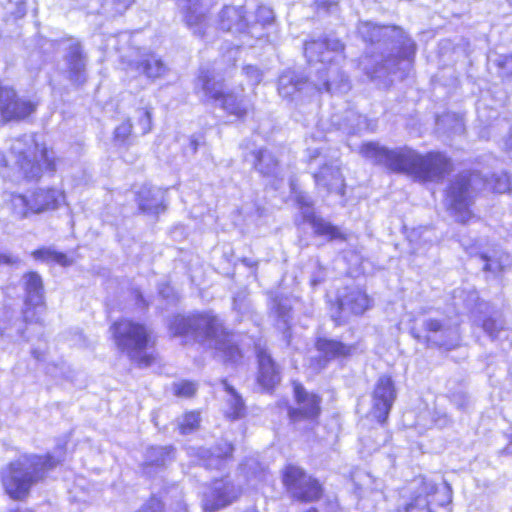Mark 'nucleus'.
<instances>
[{
    "label": "nucleus",
    "mask_w": 512,
    "mask_h": 512,
    "mask_svg": "<svg viewBox=\"0 0 512 512\" xmlns=\"http://www.w3.org/2000/svg\"><path fill=\"white\" fill-rule=\"evenodd\" d=\"M360 153L375 164L421 182L441 178L449 166L447 158L441 153L430 152L422 155L409 147L388 149L378 143L368 142L362 145Z\"/></svg>",
    "instance_id": "nucleus-1"
},
{
    "label": "nucleus",
    "mask_w": 512,
    "mask_h": 512,
    "mask_svg": "<svg viewBox=\"0 0 512 512\" xmlns=\"http://www.w3.org/2000/svg\"><path fill=\"white\" fill-rule=\"evenodd\" d=\"M173 336L192 335L214 348L225 362L237 363L242 357L241 351L233 341V335L223 328L221 320L209 313L191 316H174L169 323Z\"/></svg>",
    "instance_id": "nucleus-2"
},
{
    "label": "nucleus",
    "mask_w": 512,
    "mask_h": 512,
    "mask_svg": "<svg viewBox=\"0 0 512 512\" xmlns=\"http://www.w3.org/2000/svg\"><path fill=\"white\" fill-rule=\"evenodd\" d=\"M343 45L338 39H321L305 44L304 51L309 63H319L318 80L313 87L318 92L345 93L350 89L348 78L339 64L344 59Z\"/></svg>",
    "instance_id": "nucleus-3"
},
{
    "label": "nucleus",
    "mask_w": 512,
    "mask_h": 512,
    "mask_svg": "<svg viewBox=\"0 0 512 512\" xmlns=\"http://www.w3.org/2000/svg\"><path fill=\"white\" fill-rule=\"evenodd\" d=\"M482 189L497 193L511 192L512 181L505 172L493 174L489 180L476 172L458 176L449 186L445 197V204L457 221L466 223L473 217L470 206L474 194Z\"/></svg>",
    "instance_id": "nucleus-4"
},
{
    "label": "nucleus",
    "mask_w": 512,
    "mask_h": 512,
    "mask_svg": "<svg viewBox=\"0 0 512 512\" xmlns=\"http://www.w3.org/2000/svg\"><path fill=\"white\" fill-rule=\"evenodd\" d=\"M61 452L57 455H23L12 462L2 473V481L7 494L13 499L25 497L33 483L42 479L47 471L61 462Z\"/></svg>",
    "instance_id": "nucleus-5"
},
{
    "label": "nucleus",
    "mask_w": 512,
    "mask_h": 512,
    "mask_svg": "<svg viewBox=\"0 0 512 512\" xmlns=\"http://www.w3.org/2000/svg\"><path fill=\"white\" fill-rule=\"evenodd\" d=\"M52 154L38 143L35 135H25L13 141L5 165L12 163L25 178L37 179L43 170L55 169Z\"/></svg>",
    "instance_id": "nucleus-6"
},
{
    "label": "nucleus",
    "mask_w": 512,
    "mask_h": 512,
    "mask_svg": "<svg viewBox=\"0 0 512 512\" xmlns=\"http://www.w3.org/2000/svg\"><path fill=\"white\" fill-rule=\"evenodd\" d=\"M196 89L201 90L207 101H212L236 118H244L253 108L250 99L246 96L225 91L222 79L214 70L201 69Z\"/></svg>",
    "instance_id": "nucleus-7"
},
{
    "label": "nucleus",
    "mask_w": 512,
    "mask_h": 512,
    "mask_svg": "<svg viewBox=\"0 0 512 512\" xmlns=\"http://www.w3.org/2000/svg\"><path fill=\"white\" fill-rule=\"evenodd\" d=\"M113 341L116 347L140 366H148L151 357L145 350L149 342V331L141 323L123 318L110 326Z\"/></svg>",
    "instance_id": "nucleus-8"
},
{
    "label": "nucleus",
    "mask_w": 512,
    "mask_h": 512,
    "mask_svg": "<svg viewBox=\"0 0 512 512\" xmlns=\"http://www.w3.org/2000/svg\"><path fill=\"white\" fill-rule=\"evenodd\" d=\"M389 31L396 33L402 39L401 51L399 58L387 59L382 69L387 70L389 73L409 71L412 67L416 47L415 43L405 36L402 30L394 27H380L371 22H361L358 26V32L362 38L371 43L380 41V38L386 36Z\"/></svg>",
    "instance_id": "nucleus-9"
},
{
    "label": "nucleus",
    "mask_w": 512,
    "mask_h": 512,
    "mask_svg": "<svg viewBox=\"0 0 512 512\" xmlns=\"http://www.w3.org/2000/svg\"><path fill=\"white\" fill-rule=\"evenodd\" d=\"M65 202L64 191L56 188H36L27 195L16 194L11 197L13 213L19 218L27 217L29 213L56 210Z\"/></svg>",
    "instance_id": "nucleus-10"
},
{
    "label": "nucleus",
    "mask_w": 512,
    "mask_h": 512,
    "mask_svg": "<svg viewBox=\"0 0 512 512\" xmlns=\"http://www.w3.org/2000/svg\"><path fill=\"white\" fill-rule=\"evenodd\" d=\"M282 480L287 493L294 500L313 502L321 497L322 488L319 482L297 466H287Z\"/></svg>",
    "instance_id": "nucleus-11"
},
{
    "label": "nucleus",
    "mask_w": 512,
    "mask_h": 512,
    "mask_svg": "<svg viewBox=\"0 0 512 512\" xmlns=\"http://www.w3.org/2000/svg\"><path fill=\"white\" fill-rule=\"evenodd\" d=\"M436 491V484L423 476L414 478L403 490L396 512H431L429 496Z\"/></svg>",
    "instance_id": "nucleus-12"
},
{
    "label": "nucleus",
    "mask_w": 512,
    "mask_h": 512,
    "mask_svg": "<svg viewBox=\"0 0 512 512\" xmlns=\"http://www.w3.org/2000/svg\"><path fill=\"white\" fill-rule=\"evenodd\" d=\"M309 165H322L313 176L317 187L325 189L328 193H344V179L337 164L328 165L325 156L317 149H308Z\"/></svg>",
    "instance_id": "nucleus-13"
},
{
    "label": "nucleus",
    "mask_w": 512,
    "mask_h": 512,
    "mask_svg": "<svg viewBox=\"0 0 512 512\" xmlns=\"http://www.w3.org/2000/svg\"><path fill=\"white\" fill-rule=\"evenodd\" d=\"M296 407L289 410V417L294 424L306 420L314 423L321 413V398L308 392L302 385L294 383Z\"/></svg>",
    "instance_id": "nucleus-14"
},
{
    "label": "nucleus",
    "mask_w": 512,
    "mask_h": 512,
    "mask_svg": "<svg viewBox=\"0 0 512 512\" xmlns=\"http://www.w3.org/2000/svg\"><path fill=\"white\" fill-rule=\"evenodd\" d=\"M219 26L224 31L238 34L241 46H254L250 40L249 17L242 6H225L219 14Z\"/></svg>",
    "instance_id": "nucleus-15"
},
{
    "label": "nucleus",
    "mask_w": 512,
    "mask_h": 512,
    "mask_svg": "<svg viewBox=\"0 0 512 512\" xmlns=\"http://www.w3.org/2000/svg\"><path fill=\"white\" fill-rule=\"evenodd\" d=\"M37 104L17 97L12 88L0 86V115L4 121L21 120L36 110Z\"/></svg>",
    "instance_id": "nucleus-16"
},
{
    "label": "nucleus",
    "mask_w": 512,
    "mask_h": 512,
    "mask_svg": "<svg viewBox=\"0 0 512 512\" xmlns=\"http://www.w3.org/2000/svg\"><path fill=\"white\" fill-rule=\"evenodd\" d=\"M25 289V310L24 318L26 321H38L36 313H42L44 310V288L42 278L36 272H29L23 276Z\"/></svg>",
    "instance_id": "nucleus-17"
},
{
    "label": "nucleus",
    "mask_w": 512,
    "mask_h": 512,
    "mask_svg": "<svg viewBox=\"0 0 512 512\" xmlns=\"http://www.w3.org/2000/svg\"><path fill=\"white\" fill-rule=\"evenodd\" d=\"M187 26L201 37L206 35L208 0H177Z\"/></svg>",
    "instance_id": "nucleus-18"
},
{
    "label": "nucleus",
    "mask_w": 512,
    "mask_h": 512,
    "mask_svg": "<svg viewBox=\"0 0 512 512\" xmlns=\"http://www.w3.org/2000/svg\"><path fill=\"white\" fill-rule=\"evenodd\" d=\"M396 399L394 383L389 376H381L373 392V414L379 422H384Z\"/></svg>",
    "instance_id": "nucleus-19"
},
{
    "label": "nucleus",
    "mask_w": 512,
    "mask_h": 512,
    "mask_svg": "<svg viewBox=\"0 0 512 512\" xmlns=\"http://www.w3.org/2000/svg\"><path fill=\"white\" fill-rule=\"evenodd\" d=\"M239 495V490L227 479L213 482L209 492L204 496V509L214 512L232 503Z\"/></svg>",
    "instance_id": "nucleus-20"
},
{
    "label": "nucleus",
    "mask_w": 512,
    "mask_h": 512,
    "mask_svg": "<svg viewBox=\"0 0 512 512\" xmlns=\"http://www.w3.org/2000/svg\"><path fill=\"white\" fill-rule=\"evenodd\" d=\"M297 202L305 221L309 222L315 234L326 237L328 240H346L347 237L340 229L331 223L314 215L310 200L305 195H297Z\"/></svg>",
    "instance_id": "nucleus-21"
},
{
    "label": "nucleus",
    "mask_w": 512,
    "mask_h": 512,
    "mask_svg": "<svg viewBox=\"0 0 512 512\" xmlns=\"http://www.w3.org/2000/svg\"><path fill=\"white\" fill-rule=\"evenodd\" d=\"M339 309L344 316L349 314L361 315L371 306V299L366 292L353 288L338 299Z\"/></svg>",
    "instance_id": "nucleus-22"
},
{
    "label": "nucleus",
    "mask_w": 512,
    "mask_h": 512,
    "mask_svg": "<svg viewBox=\"0 0 512 512\" xmlns=\"http://www.w3.org/2000/svg\"><path fill=\"white\" fill-rule=\"evenodd\" d=\"M256 354L259 366L258 383L264 389H271L280 381L278 367L264 348L257 346Z\"/></svg>",
    "instance_id": "nucleus-23"
},
{
    "label": "nucleus",
    "mask_w": 512,
    "mask_h": 512,
    "mask_svg": "<svg viewBox=\"0 0 512 512\" xmlns=\"http://www.w3.org/2000/svg\"><path fill=\"white\" fill-rule=\"evenodd\" d=\"M311 83L301 78L294 71H285L278 82V92L283 98L296 100L304 90L310 89Z\"/></svg>",
    "instance_id": "nucleus-24"
},
{
    "label": "nucleus",
    "mask_w": 512,
    "mask_h": 512,
    "mask_svg": "<svg viewBox=\"0 0 512 512\" xmlns=\"http://www.w3.org/2000/svg\"><path fill=\"white\" fill-rule=\"evenodd\" d=\"M131 72L144 74L148 78L155 79L164 75L166 67L161 59L154 54H142L138 61L128 63Z\"/></svg>",
    "instance_id": "nucleus-25"
},
{
    "label": "nucleus",
    "mask_w": 512,
    "mask_h": 512,
    "mask_svg": "<svg viewBox=\"0 0 512 512\" xmlns=\"http://www.w3.org/2000/svg\"><path fill=\"white\" fill-rule=\"evenodd\" d=\"M254 21L249 17V33L250 40L262 41L265 35V30L268 29L274 20L273 11L266 6H259L256 10Z\"/></svg>",
    "instance_id": "nucleus-26"
},
{
    "label": "nucleus",
    "mask_w": 512,
    "mask_h": 512,
    "mask_svg": "<svg viewBox=\"0 0 512 512\" xmlns=\"http://www.w3.org/2000/svg\"><path fill=\"white\" fill-rule=\"evenodd\" d=\"M137 201L139 208L147 213L158 214L163 207V191L158 188L143 187L138 192Z\"/></svg>",
    "instance_id": "nucleus-27"
},
{
    "label": "nucleus",
    "mask_w": 512,
    "mask_h": 512,
    "mask_svg": "<svg viewBox=\"0 0 512 512\" xmlns=\"http://www.w3.org/2000/svg\"><path fill=\"white\" fill-rule=\"evenodd\" d=\"M70 79L82 84L85 81V62L78 43H72L66 56Z\"/></svg>",
    "instance_id": "nucleus-28"
},
{
    "label": "nucleus",
    "mask_w": 512,
    "mask_h": 512,
    "mask_svg": "<svg viewBox=\"0 0 512 512\" xmlns=\"http://www.w3.org/2000/svg\"><path fill=\"white\" fill-rule=\"evenodd\" d=\"M251 162L254 167L263 175L275 176L280 175L278 161L275 156L268 150H259L250 154Z\"/></svg>",
    "instance_id": "nucleus-29"
},
{
    "label": "nucleus",
    "mask_w": 512,
    "mask_h": 512,
    "mask_svg": "<svg viewBox=\"0 0 512 512\" xmlns=\"http://www.w3.org/2000/svg\"><path fill=\"white\" fill-rule=\"evenodd\" d=\"M225 391L228 394L227 407L225 414L231 419H239L245 414V404L242 397L230 386L226 381H223Z\"/></svg>",
    "instance_id": "nucleus-30"
},
{
    "label": "nucleus",
    "mask_w": 512,
    "mask_h": 512,
    "mask_svg": "<svg viewBox=\"0 0 512 512\" xmlns=\"http://www.w3.org/2000/svg\"><path fill=\"white\" fill-rule=\"evenodd\" d=\"M317 349L327 359H333L349 355L352 347L336 340L319 339L317 341Z\"/></svg>",
    "instance_id": "nucleus-31"
},
{
    "label": "nucleus",
    "mask_w": 512,
    "mask_h": 512,
    "mask_svg": "<svg viewBox=\"0 0 512 512\" xmlns=\"http://www.w3.org/2000/svg\"><path fill=\"white\" fill-rule=\"evenodd\" d=\"M480 259L484 264L483 269L493 273L501 271L509 264L508 255L496 249L482 253Z\"/></svg>",
    "instance_id": "nucleus-32"
},
{
    "label": "nucleus",
    "mask_w": 512,
    "mask_h": 512,
    "mask_svg": "<svg viewBox=\"0 0 512 512\" xmlns=\"http://www.w3.org/2000/svg\"><path fill=\"white\" fill-rule=\"evenodd\" d=\"M170 447H151L146 452L145 464L148 466H164L172 459Z\"/></svg>",
    "instance_id": "nucleus-33"
},
{
    "label": "nucleus",
    "mask_w": 512,
    "mask_h": 512,
    "mask_svg": "<svg viewBox=\"0 0 512 512\" xmlns=\"http://www.w3.org/2000/svg\"><path fill=\"white\" fill-rule=\"evenodd\" d=\"M32 256L36 260L48 263H57L61 266H68L71 263L65 254L54 251L50 248H41L35 250L32 252Z\"/></svg>",
    "instance_id": "nucleus-34"
},
{
    "label": "nucleus",
    "mask_w": 512,
    "mask_h": 512,
    "mask_svg": "<svg viewBox=\"0 0 512 512\" xmlns=\"http://www.w3.org/2000/svg\"><path fill=\"white\" fill-rule=\"evenodd\" d=\"M424 325L426 327V330L429 332H443L448 333L450 335H453L455 343H445L440 342L438 343L440 346H445L448 349L454 347L457 344L458 341V332L455 329H444L443 324L436 319H427L424 321Z\"/></svg>",
    "instance_id": "nucleus-35"
},
{
    "label": "nucleus",
    "mask_w": 512,
    "mask_h": 512,
    "mask_svg": "<svg viewBox=\"0 0 512 512\" xmlns=\"http://www.w3.org/2000/svg\"><path fill=\"white\" fill-rule=\"evenodd\" d=\"M481 326L491 338H497L499 333L504 329V321L501 315L495 313L494 316L482 320Z\"/></svg>",
    "instance_id": "nucleus-36"
},
{
    "label": "nucleus",
    "mask_w": 512,
    "mask_h": 512,
    "mask_svg": "<svg viewBox=\"0 0 512 512\" xmlns=\"http://www.w3.org/2000/svg\"><path fill=\"white\" fill-rule=\"evenodd\" d=\"M137 125L141 130V134L145 135L151 131V108L144 104L135 110Z\"/></svg>",
    "instance_id": "nucleus-37"
},
{
    "label": "nucleus",
    "mask_w": 512,
    "mask_h": 512,
    "mask_svg": "<svg viewBox=\"0 0 512 512\" xmlns=\"http://www.w3.org/2000/svg\"><path fill=\"white\" fill-rule=\"evenodd\" d=\"M200 423V414L198 412L186 413L178 422L180 433L189 434L198 428Z\"/></svg>",
    "instance_id": "nucleus-38"
},
{
    "label": "nucleus",
    "mask_w": 512,
    "mask_h": 512,
    "mask_svg": "<svg viewBox=\"0 0 512 512\" xmlns=\"http://www.w3.org/2000/svg\"><path fill=\"white\" fill-rule=\"evenodd\" d=\"M133 0H105L102 8L111 15L122 14L132 4Z\"/></svg>",
    "instance_id": "nucleus-39"
},
{
    "label": "nucleus",
    "mask_w": 512,
    "mask_h": 512,
    "mask_svg": "<svg viewBox=\"0 0 512 512\" xmlns=\"http://www.w3.org/2000/svg\"><path fill=\"white\" fill-rule=\"evenodd\" d=\"M196 384L190 381H181L173 385L175 395L180 397H191L196 392Z\"/></svg>",
    "instance_id": "nucleus-40"
},
{
    "label": "nucleus",
    "mask_w": 512,
    "mask_h": 512,
    "mask_svg": "<svg viewBox=\"0 0 512 512\" xmlns=\"http://www.w3.org/2000/svg\"><path fill=\"white\" fill-rule=\"evenodd\" d=\"M132 130V124L130 121L123 122L116 127L114 132L115 141L119 144H126L129 140Z\"/></svg>",
    "instance_id": "nucleus-41"
},
{
    "label": "nucleus",
    "mask_w": 512,
    "mask_h": 512,
    "mask_svg": "<svg viewBox=\"0 0 512 512\" xmlns=\"http://www.w3.org/2000/svg\"><path fill=\"white\" fill-rule=\"evenodd\" d=\"M243 72L252 85H257L262 80L263 73L255 66L247 65L243 68Z\"/></svg>",
    "instance_id": "nucleus-42"
},
{
    "label": "nucleus",
    "mask_w": 512,
    "mask_h": 512,
    "mask_svg": "<svg viewBox=\"0 0 512 512\" xmlns=\"http://www.w3.org/2000/svg\"><path fill=\"white\" fill-rule=\"evenodd\" d=\"M162 503L156 498L150 499L139 512H162Z\"/></svg>",
    "instance_id": "nucleus-43"
},
{
    "label": "nucleus",
    "mask_w": 512,
    "mask_h": 512,
    "mask_svg": "<svg viewBox=\"0 0 512 512\" xmlns=\"http://www.w3.org/2000/svg\"><path fill=\"white\" fill-rule=\"evenodd\" d=\"M275 309H276V313L283 320L284 324H287L290 307H288L287 305L282 304L280 302L279 303L275 302Z\"/></svg>",
    "instance_id": "nucleus-44"
},
{
    "label": "nucleus",
    "mask_w": 512,
    "mask_h": 512,
    "mask_svg": "<svg viewBox=\"0 0 512 512\" xmlns=\"http://www.w3.org/2000/svg\"><path fill=\"white\" fill-rule=\"evenodd\" d=\"M233 451V447L229 443H224L222 448H219L218 451L215 452V456L217 458L226 459L228 458Z\"/></svg>",
    "instance_id": "nucleus-45"
},
{
    "label": "nucleus",
    "mask_w": 512,
    "mask_h": 512,
    "mask_svg": "<svg viewBox=\"0 0 512 512\" xmlns=\"http://www.w3.org/2000/svg\"><path fill=\"white\" fill-rule=\"evenodd\" d=\"M503 148L508 157L512 159V128L510 129L508 136L504 140Z\"/></svg>",
    "instance_id": "nucleus-46"
},
{
    "label": "nucleus",
    "mask_w": 512,
    "mask_h": 512,
    "mask_svg": "<svg viewBox=\"0 0 512 512\" xmlns=\"http://www.w3.org/2000/svg\"><path fill=\"white\" fill-rule=\"evenodd\" d=\"M17 262V258H14L9 254L0 253V264H15Z\"/></svg>",
    "instance_id": "nucleus-47"
},
{
    "label": "nucleus",
    "mask_w": 512,
    "mask_h": 512,
    "mask_svg": "<svg viewBox=\"0 0 512 512\" xmlns=\"http://www.w3.org/2000/svg\"><path fill=\"white\" fill-rule=\"evenodd\" d=\"M159 293L162 295L163 298L168 299L172 294V289L169 285H165L163 288H160Z\"/></svg>",
    "instance_id": "nucleus-48"
},
{
    "label": "nucleus",
    "mask_w": 512,
    "mask_h": 512,
    "mask_svg": "<svg viewBox=\"0 0 512 512\" xmlns=\"http://www.w3.org/2000/svg\"><path fill=\"white\" fill-rule=\"evenodd\" d=\"M366 74L370 77V78H376L378 77V71L377 70H374V71H369V70H366Z\"/></svg>",
    "instance_id": "nucleus-49"
},
{
    "label": "nucleus",
    "mask_w": 512,
    "mask_h": 512,
    "mask_svg": "<svg viewBox=\"0 0 512 512\" xmlns=\"http://www.w3.org/2000/svg\"><path fill=\"white\" fill-rule=\"evenodd\" d=\"M411 333H412L413 337L416 338L417 340L421 339L420 333L414 327L411 329Z\"/></svg>",
    "instance_id": "nucleus-50"
},
{
    "label": "nucleus",
    "mask_w": 512,
    "mask_h": 512,
    "mask_svg": "<svg viewBox=\"0 0 512 512\" xmlns=\"http://www.w3.org/2000/svg\"><path fill=\"white\" fill-rule=\"evenodd\" d=\"M512 63V56L506 57L503 63L504 66H509Z\"/></svg>",
    "instance_id": "nucleus-51"
},
{
    "label": "nucleus",
    "mask_w": 512,
    "mask_h": 512,
    "mask_svg": "<svg viewBox=\"0 0 512 512\" xmlns=\"http://www.w3.org/2000/svg\"><path fill=\"white\" fill-rule=\"evenodd\" d=\"M457 129L460 130L462 128V123L460 120H457Z\"/></svg>",
    "instance_id": "nucleus-52"
},
{
    "label": "nucleus",
    "mask_w": 512,
    "mask_h": 512,
    "mask_svg": "<svg viewBox=\"0 0 512 512\" xmlns=\"http://www.w3.org/2000/svg\"><path fill=\"white\" fill-rule=\"evenodd\" d=\"M306 512H318L316 508H309Z\"/></svg>",
    "instance_id": "nucleus-53"
},
{
    "label": "nucleus",
    "mask_w": 512,
    "mask_h": 512,
    "mask_svg": "<svg viewBox=\"0 0 512 512\" xmlns=\"http://www.w3.org/2000/svg\"><path fill=\"white\" fill-rule=\"evenodd\" d=\"M192 145H193V149L196 150L197 146H196V143L194 141H192Z\"/></svg>",
    "instance_id": "nucleus-54"
},
{
    "label": "nucleus",
    "mask_w": 512,
    "mask_h": 512,
    "mask_svg": "<svg viewBox=\"0 0 512 512\" xmlns=\"http://www.w3.org/2000/svg\"><path fill=\"white\" fill-rule=\"evenodd\" d=\"M482 306H485V307H486L487 305H486V304H484V303H483V304H479V308H481Z\"/></svg>",
    "instance_id": "nucleus-55"
},
{
    "label": "nucleus",
    "mask_w": 512,
    "mask_h": 512,
    "mask_svg": "<svg viewBox=\"0 0 512 512\" xmlns=\"http://www.w3.org/2000/svg\"><path fill=\"white\" fill-rule=\"evenodd\" d=\"M445 119H446V117H442V118L440 119V121H443V122H444V121H445Z\"/></svg>",
    "instance_id": "nucleus-56"
},
{
    "label": "nucleus",
    "mask_w": 512,
    "mask_h": 512,
    "mask_svg": "<svg viewBox=\"0 0 512 512\" xmlns=\"http://www.w3.org/2000/svg\"><path fill=\"white\" fill-rule=\"evenodd\" d=\"M234 307L237 309V303H236V300L234 301Z\"/></svg>",
    "instance_id": "nucleus-57"
}]
</instances>
